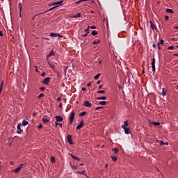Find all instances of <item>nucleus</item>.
I'll return each instance as SVG.
<instances>
[{
  "label": "nucleus",
  "instance_id": "obj_1",
  "mask_svg": "<svg viewBox=\"0 0 178 178\" xmlns=\"http://www.w3.org/2000/svg\"><path fill=\"white\" fill-rule=\"evenodd\" d=\"M24 165H25L24 163H22V164L19 165V166L17 167L16 169L13 170L12 172H14L15 174L19 173V172H20V170H22V168H23V166H24Z\"/></svg>",
  "mask_w": 178,
  "mask_h": 178
},
{
  "label": "nucleus",
  "instance_id": "obj_2",
  "mask_svg": "<svg viewBox=\"0 0 178 178\" xmlns=\"http://www.w3.org/2000/svg\"><path fill=\"white\" fill-rule=\"evenodd\" d=\"M74 111H72L71 114H70V122L69 124H72L73 123L74 119Z\"/></svg>",
  "mask_w": 178,
  "mask_h": 178
},
{
  "label": "nucleus",
  "instance_id": "obj_3",
  "mask_svg": "<svg viewBox=\"0 0 178 178\" xmlns=\"http://www.w3.org/2000/svg\"><path fill=\"white\" fill-rule=\"evenodd\" d=\"M121 128L124 130L126 135L130 134V128L125 127L124 126H122Z\"/></svg>",
  "mask_w": 178,
  "mask_h": 178
},
{
  "label": "nucleus",
  "instance_id": "obj_4",
  "mask_svg": "<svg viewBox=\"0 0 178 178\" xmlns=\"http://www.w3.org/2000/svg\"><path fill=\"white\" fill-rule=\"evenodd\" d=\"M21 127H22V124H18V125L17 126V133L18 134H23V130L21 129Z\"/></svg>",
  "mask_w": 178,
  "mask_h": 178
},
{
  "label": "nucleus",
  "instance_id": "obj_5",
  "mask_svg": "<svg viewBox=\"0 0 178 178\" xmlns=\"http://www.w3.org/2000/svg\"><path fill=\"white\" fill-rule=\"evenodd\" d=\"M51 78L47 77L42 81V83L48 86L49 83H50Z\"/></svg>",
  "mask_w": 178,
  "mask_h": 178
},
{
  "label": "nucleus",
  "instance_id": "obj_6",
  "mask_svg": "<svg viewBox=\"0 0 178 178\" xmlns=\"http://www.w3.org/2000/svg\"><path fill=\"white\" fill-rule=\"evenodd\" d=\"M50 36L55 37V38L59 37V38H63V35H60V34H59V33H50Z\"/></svg>",
  "mask_w": 178,
  "mask_h": 178
},
{
  "label": "nucleus",
  "instance_id": "obj_7",
  "mask_svg": "<svg viewBox=\"0 0 178 178\" xmlns=\"http://www.w3.org/2000/svg\"><path fill=\"white\" fill-rule=\"evenodd\" d=\"M155 63H156V59L154 58L152 59V67L153 72H155V70H156Z\"/></svg>",
  "mask_w": 178,
  "mask_h": 178
},
{
  "label": "nucleus",
  "instance_id": "obj_8",
  "mask_svg": "<svg viewBox=\"0 0 178 178\" xmlns=\"http://www.w3.org/2000/svg\"><path fill=\"white\" fill-rule=\"evenodd\" d=\"M67 141H68L69 144H70V145H73V143H72V136L70 135V134H68V135H67Z\"/></svg>",
  "mask_w": 178,
  "mask_h": 178
},
{
  "label": "nucleus",
  "instance_id": "obj_9",
  "mask_svg": "<svg viewBox=\"0 0 178 178\" xmlns=\"http://www.w3.org/2000/svg\"><path fill=\"white\" fill-rule=\"evenodd\" d=\"M83 106H86L87 108H90L92 106V104L88 101H85L83 103Z\"/></svg>",
  "mask_w": 178,
  "mask_h": 178
},
{
  "label": "nucleus",
  "instance_id": "obj_10",
  "mask_svg": "<svg viewBox=\"0 0 178 178\" xmlns=\"http://www.w3.org/2000/svg\"><path fill=\"white\" fill-rule=\"evenodd\" d=\"M56 120L57 122H61L63 121V117L59 116V115L56 116Z\"/></svg>",
  "mask_w": 178,
  "mask_h": 178
},
{
  "label": "nucleus",
  "instance_id": "obj_11",
  "mask_svg": "<svg viewBox=\"0 0 178 178\" xmlns=\"http://www.w3.org/2000/svg\"><path fill=\"white\" fill-rule=\"evenodd\" d=\"M83 120H81L80 122V124L76 127V130H80L83 127Z\"/></svg>",
  "mask_w": 178,
  "mask_h": 178
},
{
  "label": "nucleus",
  "instance_id": "obj_12",
  "mask_svg": "<svg viewBox=\"0 0 178 178\" xmlns=\"http://www.w3.org/2000/svg\"><path fill=\"white\" fill-rule=\"evenodd\" d=\"M96 99H97L98 101H101L102 99L104 101H106V99H107V97L106 96H102V97H97Z\"/></svg>",
  "mask_w": 178,
  "mask_h": 178
},
{
  "label": "nucleus",
  "instance_id": "obj_13",
  "mask_svg": "<svg viewBox=\"0 0 178 178\" xmlns=\"http://www.w3.org/2000/svg\"><path fill=\"white\" fill-rule=\"evenodd\" d=\"M70 155L71 156V157L74 159V160H76V161H80V159L75 156L74 155H73L72 154H70Z\"/></svg>",
  "mask_w": 178,
  "mask_h": 178
},
{
  "label": "nucleus",
  "instance_id": "obj_14",
  "mask_svg": "<svg viewBox=\"0 0 178 178\" xmlns=\"http://www.w3.org/2000/svg\"><path fill=\"white\" fill-rule=\"evenodd\" d=\"M54 55H55V54L52 49L51 51H50V53L47 56V58L51 57V56H54Z\"/></svg>",
  "mask_w": 178,
  "mask_h": 178
},
{
  "label": "nucleus",
  "instance_id": "obj_15",
  "mask_svg": "<svg viewBox=\"0 0 178 178\" xmlns=\"http://www.w3.org/2000/svg\"><path fill=\"white\" fill-rule=\"evenodd\" d=\"M150 23H151V28L153 30H156L157 29V27L154 25V24L152 21H150Z\"/></svg>",
  "mask_w": 178,
  "mask_h": 178
},
{
  "label": "nucleus",
  "instance_id": "obj_16",
  "mask_svg": "<svg viewBox=\"0 0 178 178\" xmlns=\"http://www.w3.org/2000/svg\"><path fill=\"white\" fill-rule=\"evenodd\" d=\"M29 124V122H28V121H26V120H24L23 121H22V125L24 126V127H26V126H27Z\"/></svg>",
  "mask_w": 178,
  "mask_h": 178
},
{
  "label": "nucleus",
  "instance_id": "obj_17",
  "mask_svg": "<svg viewBox=\"0 0 178 178\" xmlns=\"http://www.w3.org/2000/svg\"><path fill=\"white\" fill-rule=\"evenodd\" d=\"M63 2H64V1H58V2L54 3L53 5L54 6H55V5L60 6V5H62V3H63Z\"/></svg>",
  "mask_w": 178,
  "mask_h": 178
},
{
  "label": "nucleus",
  "instance_id": "obj_18",
  "mask_svg": "<svg viewBox=\"0 0 178 178\" xmlns=\"http://www.w3.org/2000/svg\"><path fill=\"white\" fill-rule=\"evenodd\" d=\"M76 173L79 174V175H86V171H85V170H83V171H81V172H80V171H76Z\"/></svg>",
  "mask_w": 178,
  "mask_h": 178
},
{
  "label": "nucleus",
  "instance_id": "obj_19",
  "mask_svg": "<svg viewBox=\"0 0 178 178\" xmlns=\"http://www.w3.org/2000/svg\"><path fill=\"white\" fill-rule=\"evenodd\" d=\"M81 15V13H78L75 15H73L72 17L73 18H77V17H80Z\"/></svg>",
  "mask_w": 178,
  "mask_h": 178
},
{
  "label": "nucleus",
  "instance_id": "obj_20",
  "mask_svg": "<svg viewBox=\"0 0 178 178\" xmlns=\"http://www.w3.org/2000/svg\"><path fill=\"white\" fill-rule=\"evenodd\" d=\"M98 105H103V106L106 105V102L101 101L99 102Z\"/></svg>",
  "mask_w": 178,
  "mask_h": 178
},
{
  "label": "nucleus",
  "instance_id": "obj_21",
  "mask_svg": "<svg viewBox=\"0 0 178 178\" xmlns=\"http://www.w3.org/2000/svg\"><path fill=\"white\" fill-rule=\"evenodd\" d=\"M124 124H122V126H124V127H125V128H127L129 126L128 120L124 121Z\"/></svg>",
  "mask_w": 178,
  "mask_h": 178
},
{
  "label": "nucleus",
  "instance_id": "obj_22",
  "mask_svg": "<svg viewBox=\"0 0 178 178\" xmlns=\"http://www.w3.org/2000/svg\"><path fill=\"white\" fill-rule=\"evenodd\" d=\"M2 88H3V81L1 82V84L0 86V95L2 93Z\"/></svg>",
  "mask_w": 178,
  "mask_h": 178
},
{
  "label": "nucleus",
  "instance_id": "obj_23",
  "mask_svg": "<svg viewBox=\"0 0 178 178\" xmlns=\"http://www.w3.org/2000/svg\"><path fill=\"white\" fill-rule=\"evenodd\" d=\"M42 122L44 124L49 123V120L47 118H42Z\"/></svg>",
  "mask_w": 178,
  "mask_h": 178
},
{
  "label": "nucleus",
  "instance_id": "obj_24",
  "mask_svg": "<svg viewBox=\"0 0 178 178\" xmlns=\"http://www.w3.org/2000/svg\"><path fill=\"white\" fill-rule=\"evenodd\" d=\"M112 161L113 162L117 161V156H111Z\"/></svg>",
  "mask_w": 178,
  "mask_h": 178
},
{
  "label": "nucleus",
  "instance_id": "obj_25",
  "mask_svg": "<svg viewBox=\"0 0 178 178\" xmlns=\"http://www.w3.org/2000/svg\"><path fill=\"white\" fill-rule=\"evenodd\" d=\"M166 12L168 13H172V14L174 13L173 10L172 9H169V8L166 9Z\"/></svg>",
  "mask_w": 178,
  "mask_h": 178
},
{
  "label": "nucleus",
  "instance_id": "obj_26",
  "mask_svg": "<svg viewBox=\"0 0 178 178\" xmlns=\"http://www.w3.org/2000/svg\"><path fill=\"white\" fill-rule=\"evenodd\" d=\"M113 152L115 154H118V148H113Z\"/></svg>",
  "mask_w": 178,
  "mask_h": 178
},
{
  "label": "nucleus",
  "instance_id": "obj_27",
  "mask_svg": "<svg viewBox=\"0 0 178 178\" xmlns=\"http://www.w3.org/2000/svg\"><path fill=\"white\" fill-rule=\"evenodd\" d=\"M166 92H167V90H165V88H163V91H162V95H163V97H165V95H166Z\"/></svg>",
  "mask_w": 178,
  "mask_h": 178
},
{
  "label": "nucleus",
  "instance_id": "obj_28",
  "mask_svg": "<svg viewBox=\"0 0 178 178\" xmlns=\"http://www.w3.org/2000/svg\"><path fill=\"white\" fill-rule=\"evenodd\" d=\"M86 115V112L84 111V112H81L80 114H79V116L80 117H83Z\"/></svg>",
  "mask_w": 178,
  "mask_h": 178
},
{
  "label": "nucleus",
  "instance_id": "obj_29",
  "mask_svg": "<svg viewBox=\"0 0 178 178\" xmlns=\"http://www.w3.org/2000/svg\"><path fill=\"white\" fill-rule=\"evenodd\" d=\"M101 74H97V75L95 76L94 79L95 80H97V79H99V77H100Z\"/></svg>",
  "mask_w": 178,
  "mask_h": 178
},
{
  "label": "nucleus",
  "instance_id": "obj_30",
  "mask_svg": "<svg viewBox=\"0 0 178 178\" xmlns=\"http://www.w3.org/2000/svg\"><path fill=\"white\" fill-rule=\"evenodd\" d=\"M55 162V157H54L53 156H51V163H54Z\"/></svg>",
  "mask_w": 178,
  "mask_h": 178
},
{
  "label": "nucleus",
  "instance_id": "obj_31",
  "mask_svg": "<svg viewBox=\"0 0 178 178\" xmlns=\"http://www.w3.org/2000/svg\"><path fill=\"white\" fill-rule=\"evenodd\" d=\"M48 65L49 66H50V67H51L52 69H54L55 68V66L53 65L50 62L48 61Z\"/></svg>",
  "mask_w": 178,
  "mask_h": 178
},
{
  "label": "nucleus",
  "instance_id": "obj_32",
  "mask_svg": "<svg viewBox=\"0 0 178 178\" xmlns=\"http://www.w3.org/2000/svg\"><path fill=\"white\" fill-rule=\"evenodd\" d=\"M97 92V94H105L106 92H105V90H99Z\"/></svg>",
  "mask_w": 178,
  "mask_h": 178
},
{
  "label": "nucleus",
  "instance_id": "obj_33",
  "mask_svg": "<svg viewBox=\"0 0 178 178\" xmlns=\"http://www.w3.org/2000/svg\"><path fill=\"white\" fill-rule=\"evenodd\" d=\"M42 97H44V93H40V94L38 96V99L42 98Z\"/></svg>",
  "mask_w": 178,
  "mask_h": 178
},
{
  "label": "nucleus",
  "instance_id": "obj_34",
  "mask_svg": "<svg viewBox=\"0 0 178 178\" xmlns=\"http://www.w3.org/2000/svg\"><path fill=\"white\" fill-rule=\"evenodd\" d=\"M88 1V0H80V1H77L76 3V4H79L80 3L85 2V1Z\"/></svg>",
  "mask_w": 178,
  "mask_h": 178
},
{
  "label": "nucleus",
  "instance_id": "obj_35",
  "mask_svg": "<svg viewBox=\"0 0 178 178\" xmlns=\"http://www.w3.org/2000/svg\"><path fill=\"white\" fill-rule=\"evenodd\" d=\"M70 167L72 170H76L77 168L76 166H74L71 163H70Z\"/></svg>",
  "mask_w": 178,
  "mask_h": 178
},
{
  "label": "nucleus",
  "instance_id": "obj_36",
  "mask_svg": "<svg viewBox=\"0 0 178 178\" xmlns=\"http://www.w3.org/2000/svg\"><path fill=\"white\" fill-rule=\"evenodd\" d=\"M18 7L19 8V12L22 13V3H19Z\"/></svg>",
  "mask_w": 178,
  "mask_h": 178
},
{
  "label": "nucleus",
  "instance_id": "obj_37",
  "mask_svg": "<svg viewBox=\"0 0 178 178\" xmlns=\"http://www.w3.org/2000/svg\"><path fill=\"white\" fill-rule=\"evenodd\" d=\"M97 33H98V32H97V31H93L92 32V35H96Z\"/></svg>",
  "mask_w": 178,
  "mask_h": 178
},
{
  "label": "nucleus",
  "instance_id": "obj_38",
  "mask_svg": "<svg viewBox=\"0 0 178 178\" xmlns=\"http://www.w3.org/2000/svg\"><path fill=\"white\" fill-rule=\"evenodd\" d=\"M99 42V40H95L93 42H92V44H98Z\"/></svg>",
  "mask_w": 178,
  "mask_h": 178
},
{
  "label": "nucleus",
  "instance_id": "obj_39",
  "mask_svg": "<svg viewBox=\"0 0 178 178\" xmlns=\"http://www.w3.org/2000/svg\"><path fill=\"white\" fill-rule=\"evenodd\" d=\"M154 124L155 126H160V122H154Z\"/></svg>",
  "mask_w": 178,
  "mask_h": 178
},
{
  "label": "nucleus",
  "instance_id": "obj_40",
  "mask_svg": "<svg viewBox=\"0 0 178 178\" xmlns=\"http://www.w3.org/2000/svg\"><path fill=\"white\" fill-rule=\"evenodd\" d=\"M158 44H164V40L163 39L161 40V42H159Z\"/></svg>",
  "mask_w": 178,
  "mask_h": 178
},
{
  "label": "nucleus",
  "instance_id": "obj_41",
  "mask_svg": "<svg viewBox=\"0 0 178 178\" xmlns=\"http://www.w3.org/2000/svg\"><path fill=\"white\" fill-rule=\"evenodd\" d=\"M56 126H60V128H62V124L56 122Z\"/></svg>",
  "mask_w": 178,
  "mask_h": 178
},
{
  "label": "nucleus",
  "instance_id": "obj_42",
  "mask_svg": "<svg viewBox=\"0 0 178 178\" xmlns=\"http://www.w3.org/2000/svg\"><path fill=\"white\" fill-rule=\"evenodd\" d=\"M104 107L100 106V107H97L95 108V111H99V109H103Z\"/></svg>",
  "mask_w": 178,
  "mask_h": 178
},
{
  "label": "nucleus",
  "instance_id": "obj_43",
  "mask_svg": "<svg viewBox=\"0 0 178 178\" xmlns=\"http://www.w3.org/2000/svg\"><path fill=\"white\" fill-rule=\"evenodd\" d=\"M42 128V124H40V125H38V129H41Z\"/></svg>",
  "mask_w": 178,
  "mask_h": 178
},
{
  "label": "nucleus",
  "instance_id": "obj_44",
  "mask_svg": "<svg viewBox=\"0 0 178 178\" xmlns=\"http://www.w3.org/2000/svg\"><path fill=\"white\" fill-rule=\"evenodd\" d=\"M160 144L162 146V145H165V143H163V141H162V140H160Z\"/></svg>",
  "mask_w": 178,
  "mask_h": 178
},
{
  "label": "nucleus",
  "instance_id": "obj_45",
  "mask_svg": "<svg viewBox=\"0 0 178 178\" xmlns=\"http://www.w3.org/2000/svg\"><path fill=\"white\" fill-rule=\"evenodd\" d=\"M89 29H90V26L86 29H85V32H88V31H89Z\"/></svg>",
  "mask_w": 178,
  "mask_h": 178
},
{
  "label": "nucleus",
  "instance_id": "obj_46",
  "mask_svg": "<svg viewBox=\"0 0 178 178\" xmlns=\"http://www.w3.org/2000/svg\"><path fill=\"white\" fill-rule=\"evenodd\" d=\"M160 45H161V44H159L158 43V49H159V51L161 50V47H160Z\"/></svg>",
  "mask_w": 178,
  "mask_h": 178
},
{
  "label": "nucleus",
  "instance_id": "obj_47",
  "mask_svg": "<svg viewBox=\"0 0 178 178\" xmlns=\"http://www.w3.org/2000/svg\"><path fill=\"white\" fill-rule=\"evenodd\" d=\"M61 99H62V98H61L60 97H58V98H57L58 102H59V101H61Z\"/></svg>",
  "mask_w": 178,
  "mask_h": 178
},
{
  "label": "nucleus",
  "instance_id": "obj_48",
  "mask_svg": "<svg viewBox=\"0 0 178 178\" xmlns=\"http://www.w3.org/2000/svg\"><path fill=\"white\" fill-rule=\"evenodd\" d=\"M173 48H174V47H173V46H170V47H168V49H169L170 50L173 49Z\"/></svg>",
  "mask_w": 178,
  "mask_h": 178
},
{
  "label": "nucleus",
  "instance_id": "obj_49",
  "mask_svg": "<svg viewBox=\"0 0 178 178\" xmlns=\"http://www.w3.org/2000/svg\"><path fill=\"white\" fill-rule=\"evenodd\" d=\"M88 33H89V32H88L87 33L83 35L82 36L84 37V38H86V37L88 35Z\"/></svg>",
  "mask_w": 178,
  "mask_h": 178
},
{
  "label": "nucleus",
  "instance_id": "obj_50",
  "mask_svg": "<svg viewBox=\"0 0 178 178\" xmlns=\"http://www.w3.org/2000/svg\"><path fill=\"white\" fill-rule=\"evenodd\" d=\"M165 19L166 20V21H168V19H169V17L168 16H165Z\"/></svg>",
  "mask_w": 178,
  "mask_h": 178
},
{
  "label": "nucleus",
  "instance_id": "obj_51",
  "mask_svg": "<svg viewBox=\"0 0 178 178\" xmlns=\"http://www.w3.org/2000/svg\"><path fill=\"white\" fill-rule=\"evenodd\" d=\"M153 47L155 49L156 48V44H155V42H154V44H153Z\"/></svg>",
  "mask_w": 178,
  "mask_h": 178
},
{
  "label": "nucleus",
  "instance_id": "obj_52",
  "mask_svg": "<svg viewBox=\"0 0 178 178\" xmlns=\"http://www.w3.org/2000/svg\"><path fill=\"white\" fill-rule=\"evenodd\" d=\"M40 90H41V91H44V87H41V88H40Z\"/></svg>",
  "mask_w": 178,
  "mask_h": 178
},
{
  "label": "nucleus",
  "instance_id": "obj_53",
  "mask_svg": "<svg viewBox=\"0 0 178 178\" xmlns=\"http://www.w3.org/2000/svg\"><path fill=\"white\" fill-rule=\"evenodd\" d=\"M62 106H63L62 103H60V104H59V106H58V108H62Z\"/></svg>",
  "mask_w": 178,
  "mask_h": 178
},
{
  "label": "nucleus",
  "instance_id": "obj_54",
  "mask_svg": "<svg viewBox=\"0 0 178 178\" xmlns=\"http://www.w3.org/2000/svg\"><path fill=\"white\" fill-rule=\"evenodd\" d=\"M90 29H96V27H95V26H92L90 27Z\"/></svg>",
  "mask_w": 178,
  "mask_h": 178
},
{
  "label": "nucleus",
  "instance_id": "obj_55",
  "mask_svg": "<svg viewBox=\"0 0 178 178\" xmlns=\"http://www.w3.org/2000/svg\"><path fill=\"white\" fill-rule=\"evenodd\" d=\"M3 33H2V31H0V36H3Z\"/></svg>",
  "mask_w": 178,
  "mask_h": 178
},
{
  "label": "nucleus",
  "instance_id": "obj_56",
  "mask_svg": "<svg viewBox=\"0 0 178 178\" xmlns=\"http://www.w3.org/2000/svg\"><path fill=\"white\" fill-rule=\"evenodd\" d=\"M90 86H91V83H88L87 84V86H88V87H90Z\"/></svg>",
  "mask_w": 178,
  "mask_h": 178
},
{
  "label": "nucleus",
  "instance_id": "obj_57",
  "mask_svg": "<svg viewBox=\"0 0 178 178\" xmlns=\"http://www.w3.org/2000/svg\"><path fill=\"white\" fill-rule=\"evenodd\" d=\"M81 90H82V91H86V89L85 88H82Z\"/></svg>",
  "mask_w": 178,
  "mask_h": 178
},
{
  "label": "nucleus",
  "instance_id": "obj_58",
  "mask_svg": "<svg viewBox=\"0 0 178 178\" xmlns=\"http://www.w3.org/2000/svg\"><path fill=\"white\" fill-rule=\"evenodd\" d=\"M100 83H101V81H98L97 82V84H100Z\"/></svg>",
  "mask_w": 178,
  "mask_h": 178
},
{
  "label": "nucleus",
  "instance_id": "obj_59",
  "mask_svg": "<svg viewBox=\"0 0 178 178\" xmlns=\"http://www.w3.org/2000/svg\"><path fill=\"white\" fill-rule=\"evenodd\" d=\"M44 74H45V73L43 72V73L41 74V76L43 77V76H44Z\"/></svg>",
  "mask_w": 178,
  "mask_h": 178
},
{
  "label": "nucleus",
  "instance_id": "obj_60",
  "mask_svg": "<svg viewBox=\"0 0 178 178\" xmlns=\"http://www.w3.org/2000/svg\"><path fill=\"white\" fill-rule=\"evenodd\" d=\"M101 88H102V86H99V90H101Z\"/></svg>",
  "mask_w": 178,
  "mask_h": 178
},
{
  "label": "nucleus",
  "instance_id": "obj_61",
  "mask_svg": "<svg viewBox=\"0 0 178 178\" xmlns=\"http://www.w3.org/2000/svg\"><path fill=\"white\" fill-rule=\"evenodd\" d=\"M168 145L169 143L168 142L164 144V145Z\"/></svg>",
  "mask_w": 178,
  "mask_h": 178
},
{
  "label": "nucleus",
  "instance_id": "obj_62",
  "mask_svg": "<svg viewBox=\"0 0 178 178\" xmlns=\"http://www.w3.org/2000/svg\"><path fill=\"white\" fill-rule=\"evenodd\" d=\"M55 8H56V7H54V8L49 9V11H51V10H53V9Z\"/></svg>",
  "mask_w": 178,
  "mask_h": 178
},
{
  "label": "nucleus",
  "instance_id": "obj_63",
  "mask_svg": "<svg viewBox=\"0 0 178 178\" xmlns=\"http://www.w3.org/2000/svg\"><path fill=\"white\" fill-rule=\"evenodd\" d=\"M44 39H45V40H49V38H44Z\"/></svg>",
  "mask_w": 178,
  "mask_h": 178
},
{
  "label": "nucleus",
  "instance_id": "obj_64",
  "mask_svg": "<svg viewBox=\"0 0 178 178\" xmlns=\"http://www.w3.org/2000/svg\"><path fill=\"white\" fill-rule=\"evenodd\" d=\"M175 29H178V26L175 27Z\"/></svg>",
  "mask_w": 178,
  "mask_h": 178
}]
</instances>
